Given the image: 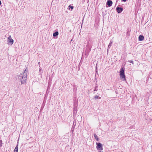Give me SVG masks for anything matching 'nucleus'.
<instances>
[{
    "label": "nucleus",
    "instance_id": "obj_18",
    "mask_svg": "<svg viewBox=\"0 0 152 152\" xmlns=\"http://www.w3.org/2000/svg\"><path fill=\"white\" fill-rule=\"evenodd\" d=\"M97 87H95V89L94 90V91H97V90L96 89H97Z\"/></svg>",
    "mask_w": 152,
    "mask_h": 152
},
{
    "label": "nucleus",
    "instance_id": "obj_13",
    "mask_svg": "<svg viewBox=\"0 0 152 152\" xmlns=\"http://www.w3.org/2000/svg\"><path fill=\"white\" fill-rule=\"evenodd\" d=\"M68 7L69 8V9H70L69 8H71V10H72V9H73L74 8L72 6H71L70 5H69V6H68Z\"/></svg>",
    "mask_w": 152,
    "mask_h": 152
},
{
    "label": "nucleus",
    "instance_id": "obj_19",
    "mask_svg": "<svg viewBox=\"0 0 152 152\" xmlns=\"http://www.w3.org/2000/svg\"><path fill=\"white\" fill-rule=\"evenodd\" d=\"M128 0H122V1H124V2H125L126 1H127Z\"/></svg>",
    "mask_w": 152,
    "mask_h": 152
},
{
    "label": "nucleus",
    "instance_id": "obj_1",
    "mask_svg": "<svg viewBox=\"0 0 152 152\" xmlns=\"http://www.w3.org/2000/svg\"><path fill=\"white\" fill-rule=\"evenodd\" d=\"M27 68L25 69L23 74L21 73L18 77V80L21 82V84H23L26 83L27 78Z\"/></svg>",
    "mask_w": 152,
    "mask_h": 152
},
{
    "label": "nucleus",
    "instance_id": "obj_10",
    "mask_svg": "<svg viewBox=\"0 0 152 152\" xmlns=\"http://www.w3.org/2000/svg\"><path fill=\"white\" fill-rule=\"evenodd\" d=\"M58 35V32L57 31H56L54 32L53 34V37H56Z\"/></svg>",
    "mask_w": 152,
    "mask_h": 152
},
{
    "label": "nucleus",
    "instance_id": "obj_3",
    "mask_svg": "<svg viewBox=\"0 0 152 152\" xmlns=\"http://www.w3.org/2000/svg\"><path fill=\"white\" fill-rule=\"evenodd\" d=\"M96 145L97 150H98L99 151L101 152V151L103 149L102 144L100 142H96Z\"/></svg>",
    "mask_w": 152,
    "mask_h": 152
},
{
    "label": "nucleus",
    "instance_id": "obj_2",
    "mask_svg": "<svg viewBox=\"0 0 152 152\" xmlns=\"http://www.w3.org/2000/svg\"><path fill=\"white\" fill-rule=\"evenodd\" d=\"M120 77L122 79H123V80L125 81V75L124 74V67H121L120 71Z\"/></svg>",
    "mask_w": 152,
    "mask_h": 152
},
{
    "label": "nucleus",
    "instance_id": "obj_20",
    "mask_svg": "<svg viewBox=\"0 0 152 152\" xmlns=\"http://www.w3.org/2000/svg\"><path fill=\"white\" fill-rule=\"evenodd\" d=\"M41 70H42V69L41 68H40L39 69V71L40 72L41 71Z\"/></svg>",
    "mask_w": 152,
    "mask_h": 152
},
{
    "label": "nucleus",
    "instance_id": "obj_7",
    "mask_svg": "<svg viewBox=\"0 0 152 152\" xmlns=\"http://www.w3.org/2000/svg\"><path fill=\"white\" fill-rule=\"evenodd\" d=\"M144 37L142 35H140L139 36L138 39L139 40L142 41L144 39Z\"/></svg>",
    "mask_w": 152,
    "mask_h": 152
},
{
    "label": "nucleus",
    "instance_id": "obj_16",
    "mask_svg": "<svg viewBox=\"0 0 152 152\" xmlns=\"http://www.w3.org/2000/svg\"><path fill=\"white\" fill-rule=\"evenodd\" d=\"M2 142L1 140H0V147H1L2 145Z\"/></svg>",
    "mask_w": 152,
    "mask_h": 152
},
{
    "label": "nucleus",
    "instance_id": "obj_6",
    "mask_svg": "<svg viewBox=\"0 0 152 152\" xmlns=\"http://www.w3.org/2000/svg\"><path fill=\"white\" fill-rule=\"evenodd\" d=\"M8 41L11 43V45L13 44V40L12 39L10 36H9L8 38Z\"/></svg>",
    "mask_w": 152,
    "mask_h": 152
},
{
    "label": "nucleus",
    "instance_id": "obj_17",
    "mask_svg": "<svg viewBox=\"0 0 152 152\" xmlns=\"http://www.w3.org/2000/svg\"><path fill=\"white\" fill-rule=\"evenodd\" d=\"M74 129H74L73 128H71V132H72V133H73Z\"/></svg>",
    "mask_w": 152,
    "mask_h": 152
},
{
    "label": "nucleus",
    "instance_id": "obj_22",
    "mask_svg": "<svg viewBox=\"0 0 152 152\" xmlns=\"http://www.w3.org/2000/svg\"><path fill=\"white\" fill-rule=\"evenodd\" d=\"M75 108H74V113H75Z\"/></svg>",
    "mask_w": 152,
    "mask_h": 152
},
{
    "label": "nucleus",
    "instance_id": "obj_12",
    "mask_svg": "<svg viewBox=\"0 0 152 152\" xmlns=\"http://www.w3.org/2000/svg\"><path fill=\"white\" fill-rule=\"evenodd\" d=\"M112 43H113V42L111 41H110L109 45H108V49L110 48V47L111 46V45Z\"/></svg>",
    "mask_w": 152,
    "mask_h": 152
},
{
    "label": "nucleus",
    "instance_id": "obj_5",
    "mask_svg": "<svg viewBox=\"0 0 152 152\" xmlns=\"http://www.w3.org/2000/svg\"><path fill=\"white\" fill-rule=\"evenodd\" d=\"M113 4L112 1L110 0H108L106 3V4L109 7L111 6Z\"/></svg>",
    "mask_w": 152,
    "mask_h": 152
},
{
    "label": "nucleus",
    "instance_id": "obj_8",
    "mask_svg": "<svg viewBox=\"0 0 152 152\" xmlns=\"http://www.w3.org/2000/svg\"><path fill=\"white\" fill-rule=\"evenodd\" d=\"M18 144L15 148L14 152H18Z\"/></svg>",
    "mask_w": 152,
    "mask_h": 152
},
{
    "label": "nucleus",
    "instance_id": "obj_9",
    "mask_svg": "<svg viewBox=\"0 0 152 152\" xmlns=\"http://www.w3.org/2000/svg\"><path fill=\"white\" fill-rule=\"evenodd\" d=\"M76 121H73V124L72 127V128H73L74 129H75V126L76 125Z\"/></svg>",
    "mask_w": 152,
    "mask_h": 152
},
{
    "label": "nucleus",
    "instance_id": "obj_4",
    "mask_svg": "<svg viewBox=\"0 0 152 152\" xmlns=\"http://www.w3.org/2000/svg\"><path fill=\"white\" fill-rule=\"evenodd\" d=\"M116 10L118 13H120L123 11V8L118 6L116 8Z\"/></svg>",
    "mask_w": 152,
    "mask_h": 152
},
{
    "label": "nucleus",
    "instance_id": "obj_24",
    "mask_svg": "<svg viewBox=\"0 0 152 152\" xmlns=\"http://www.w3.org/2000/svg\"><path fill=\"white\" fill-rule=\"evenodd\" d=\"M40 64V62H39V63H38L39 64Z\"/></svg>",
    "mask_w": 152,
    "mask_h": 152
},
{
    "label": "nucleus",
    "instance_id": "obj_23",
    "mask_svg": "<svg viewBox=\"0 0 152 152\" xmlns=\"http://www.w3.org/2000/svg\"><path fill=\"white\" fill-rule=\"evenodd\" d=\"M1 4V1H0V5Z\"/></svg>",
    "mask_w": 152,
    "mask_h": 152
},
{
    "label": "nucleus",
    "instance_id": "obj_21",
    "mask_svg": "<svg viewBox=\"0 0 152 152\" xmlns=\"http://www.w3.org/2000/svg\"><path fill=\"white\" fill-rule=\"evenodd\" d=\"M75 108H74V113H75Z\"/></svg>",
    "mask_w": 152,
    "mask_h": 152
},
{
    "label": "nucleus",
    "instance_id": "obj_11",
    "mask_svg": "<svg viewBox=\"0 0 152 152\" xmlns=\"http://www.w3.org/2000/svg\"><path fill=\"white\" fill-rule=\"evenodd\" d=\"M94 137L95 138V139L97 141H98L99 140V138L96 135V134H94Z\"/></svg>",
    "mask_w": 152,
    "mask_h": 152
},
{
    "label": "nucleus",
    "instance_id": "obj_15",
    "mask_svg": "<svg viewBox=\"0 0 152 152\" xmlns=\"http://www.w3.org/2000/svg\"><path fill=\"white\" fill-rule=\"evenodd\" d=\"M94 98L95 99H97L98 98H99V99H101V97H99V96H98L97 95H96V96H95L94 97Z\"/></svg>",
    "mask_w": 152,
    "mask_h": 152
},
{
    "label": "nucleus",
    "instance_id": "obj_14",
    "mask_svg": "<svg viewBox=\"0 0 152 152\" xmlns=\"http://www.w3.org/2000/svg\"><path fill=\"white\" fill-rule=\"evenodd\" d=\"M128 62L132 64H134L133 61L132 60H129Z\"/></svg>",
    "mask_w": 152,
    "mask_h": 152
}]
</instances>
